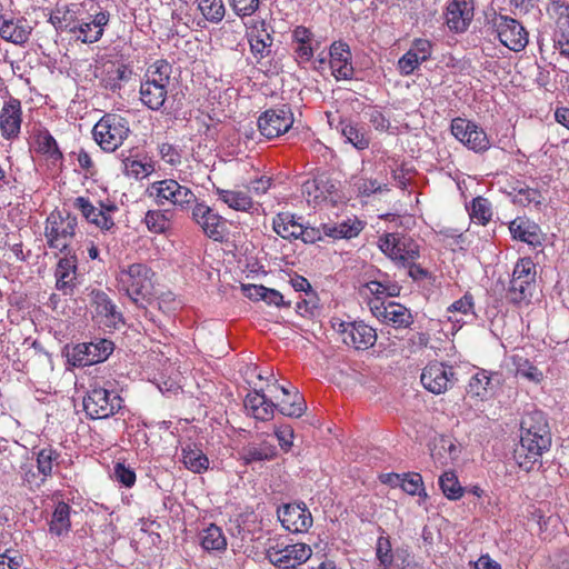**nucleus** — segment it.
Wrapping results in <instances>:
<instances>
[{"instance_id": "ddd939ff", "label": "nucleus", "mask_w": 569, "mask_h": 569, "mask_svg": "<svg viewBox=\"0 0 569 569\" xmlns=\"http://www.w3.org/2000/svg\"><path fill=\"white\" fill-rule=\"evenodd\" d=\"M192 220L202 229L204 234L214 240L222 241L226 234V219L203 202H196L191 211Z\"/></svg>"}, {"instance_id": "79ce46f5", "label": "nucleus", "mask_w": 569, "mask_h": 569, "mask_svg": "<svg viewBox=\"0 0 569 569\" xmlns=\"http://www.w3.org/2000/svg\"><path fill=\"white\" fill-rule=\"evenodd\" d=\"M70 506L63 501L59 502L52 513L50 521V532L61 536L69 531L70 522Z\"/></svg>"}, {"instance_id": "5fc2aeb1", "label": "nucleus", "mask_w": 569, "mask_h": 569, "mask_svg": "<svg viewBox=\"0 0 569 569\" xmlns=\"http://www.w3.org/2000/svg\"><path fill=\"white\" fill-rule=\"evenodd\" d=\"M513 202L520 206H529L530 203L539 206L543 200V197L538 189L521 187L513 188Z\"/></svg>"}, {"instance_id": "4be33fe9", "label": "nucleus", "mask_w": 569, "mask_h": 569, "mask_svg": "<svg viewBox=\"0 0 569 569\" xmlns=\"http://www.w3.org/2000/svg\"><path fill=\"white\" fill-rule=\"evenodd\" d=\"M21 102L10 98L3 106L0 114V129L6 139L18 137L21 127Z\"/></svg>"}, {"instance_id": "7ed1b4c3", "label": "nucleus", "mask_w": 569, "mask_h": 569, "mask_svg": "<svg viewBox=\"0 0 569 569\" xmlns=\"http://www.w3.org/2000/svg\"><path fill=\"white\" fill-rule=\"evenodd\" d=\"M536 264L530 258H521L517 261L509 286L507 288L506 298L512 305L529 302L536 289Z\"/></svg>"}, {"instance_id": "b1692460", "label": "nucleus", "mask_w": 569, "mask_h": 569, "mask_svg": "<svg viewBox=\"0 0 569 569\" xmlns=\"http://www.w3.org/2000/svg\"><path fill=\"white\" fill-rule=\"evenodd\" d=\"M77 258L74 254H66L58 261L56 269V288L63 295H71L76 287Z\"/></svg>"}, {"instance_id": "6ab92c4d", "label": "nucleus", "mask_w": 569, "mask_h": 569, "mask_svg": "<svg viewBox=\"0 0 569 569\" xmlns=\"http://www.w3.org/2000/svg\"><path fill=\"white\" fill-rule=\"evenodd\" d=\"M247 38L250 51L257 62L270 54L273 38L268 31L264 20L256 21L250 31L247 32Z\"/></svg>"}, {"instance_id": "5701e85b", "label": "nucleus", "mask_w": 569, "mask_h": 569, "mask_svg": "<svg viewBox=\"0 0 569 569\" xmlns=\"http://www.w3.org/2000/svg\"><path fill=\"white\" fill-rule=\"evenodd\" d=\"M31 27L23 19L7 18L0 14V37L14 44H24L29 40Z\"/></svg>"}, {"instance_id": "2eb2a0df", "label": "nucleus", "mask_w": 569, "mask_h": 569, "mask_svg": "<svg viewBox=\"0 0 569 569\" xmlns=\"http://www.w3.org/2000/svg\"><path fill=\"white\" fill-rule=\"evenodd\" d=\"M282 527L293 533H301L312 526V516L305 503H287L277 511Z\"/></svg>"}, {"instance_id": "58836bf2", "label": "nucleus", "mask_w": 569, "mask_h": 569, "mask_svg": "<svg viewBox=\"0 0 569 569\" xmlns=\"http://www.w3.org/2000/svg\"><path fill=\"white\" fill-rule=\"evenodd\" d=\"M276 409L286 417L300 418L307 410V405L298 389L293 388L292 396L284 397L276 403Z\"/></svg>"}, {"instance_id": "603ef678", "label": "nucleus", "mask_w": 569, "mask_h": 569, "mask_svg": "<svg viewBox=\"0 0 569 569\" xmlns=\"http://www.w3.org/2000/svg\"><path fill=\"white\" fill-rule=\"evenodd\" d=\"M470 218L472 221L486 226L491 219L490 203L482 197H477L471 202Z\"/></svg>"}, {"instance_id": "774afa93", "label": "nucleus", "mask_w": 569, "mask_h": 569, "mask_svg": "<svg viewBox=\"0 0 569 569\" xmlns=\"http://www.w3.org/2000/svg\"><path fill=\"white\" fill-rule=\"evenodd\" d=\"M472 307H473V297H472V295L467 292V293H465V296L462 298H460L459 300H457L452 305H450L448 307V311L449 312L458 311V312L466 315L469 311H471Z\"/></svg>"}, {"instance_id": "864d4df0", "label": "nucleus", "mask_w": 569, "mask_h": 569, "mask_svg": "<svg viewBox=\"0 0 569 569\" xmlns=\"http://www.w3.org/2000/svg\"><path fill=\"white\" fill-rule=\"evenodd\" d=\"M103 29H93L92 21H83L79 19L76 26V39L82 43H94L101 39Z\"/></svg>"}, {"instance_id": "09e8293b", "label": "nucleus", "mask_w": 569, "mask_h": 569, "mask_svg": "<svg viewBox=\"0 0 569 569\" xmlns=\"http://www.w3.org/2000/svg\"><path fill=\"white\" fill-rule=\"evenodd\" d=\"M144 222L147 228L154 233H164L170 228V218L167 211L149 210L146 213Z\"/></svg>"}, {"instance_id": "f704fd0d", "label": "nucleus", "mask_w": 569, "mask_h": 569, "mask_svg": "<svg viewBox=\"0 0 569 569\" xmlns=\"http://www.w3.org/2000/svg\"><path fill=\"white\" fill-rule=\"evenodd\" d=\"M341 134L358 150H365L370 144V137L363 128L350 121L342 120L339 123Z\"/></svg>"}, {"instance_id": "0e129e2a", "label": "nucleus", "mask_w": 569, "mask_h": 569, "mask_svg": "<svg viewBox=\"0 0 569 569\" xmlns=\"http://www.w3.org/2000/svg\"><path fill=\"white\" fill-rule=\"evenodd\" d=\"M431 49H432V44L429 40L416 39L412 43L411 49H409V51L416 53L417 58L420 59L422 62H425L430 58Z\"/></svg>"}, {"instance_id": "37998d69", "label": "nucleus", "mask_w": 569, "mask_h": 569, "mask_svg": "<svg viewBox=\"0 0 569 569\" xmlns=\"http://www.w3.org/2000/svg\"><path fill=\"white\" fill-rule=\"evenodd\" d=\"M439 486L445 497L449 500L460 499L466 491L455 471H445L439 478Z\"/></svg>"}, {"instance_id": "338daca9", "label": "nucleus", "mask_w": 569, "mask_h": 569, "mask_svg": "<svg viewBox=\"0 0 569 569\" xmlns=\"http://www.w3.org/2000/svg\"><path fill=\"white\" fill-rule=\"evenodd\" d=\"M266 303L273 305L278 308L280 307H290V302H287L281 292L276 289H270L264 287V292H262V298Z\"/></svg>"}, {"instance_id": "f8f14e48", "label": "nucleus", "mask_w": 569, "mask_h": 569, "mask_svg": "<svg viewBox=\"0 0 569 569\" xmlns=\"http://www.w3.org/2000/svg\"><path fill=\"white\" fill-rule=\"evenodd\" d=\"M293 124V113L288 104L266 110L258 119L260 133L267 139L277 138Z\"/></svg>"}, {"instance_id": "de8ad7c7", "label": "nucleus", "mask_w": 569, "mask_h": 569, "mask_svg": "<svg viewBox=\"0 0 569 569\" xmlns=\"http://www.w3.org/2000/svg\"><path fill=\"white\" fill-rule=\"evenodd\" d=\"M198 8L204 19L212 23L222 21L226 13L222 0H199Z\"/></svg>"}, {"instance_id": "a19ab883", "label": "nucleus", "mask_w": 569, "mask_h": 569, "mask_svg": "<svg viewBox=\"0 0 569 569\" xmlns=\"http://www.w3.org/2000/svg\"><path fill=\"white\" fill-rule=\"evenodd\" d=\"M490 389L491 377L486 370H480L469 380L467 395L472 398L485 400L489 397Z\"/></svg>"}, {"instance_id": "1a4fd4ad", "label": "nucleus", "mask_w": 569, "mask_h": 569, "mask_svg": "<svg viewBox=\"0 0 569 569\" xmlns=\"http://www.w3.org/2000/svg\"><path fill=\"white\" fill-rule=\"evenodd\" d=\"M312 556L309 545L293 543L281 547L271 546L266 551V558L279 569H295L305 563Z\"/></svg>"}, {"instance_id": "3c124183", "label": "nucleus", "mask_w": 569, "mask_h": 569, "mask_svg": "<svg viewBox=\"0 0 569 569\" xmlns=\"http://www.w3.org/2000/svg\"><path fill=\"white\" fill-rule=\"evenodd\" d=\"M402 490L408 495H418L423 499L427 498V492L423 488V480L420 473L408 472L402 475L401 486Z\"/></svg>"}, {"instance_id": "49530a36", "label": "nucleus", "mask_w": 569, "mask_h": 569, "mask_svg": "<svg viewBox=\"0 0 569 569\" xmlns=\"http://www.w3.org/2000/svg\"><path fill=\"white\" fill-rule=\"evenodd\" d=\"M59 458L60 453L51 447H46L37 453V468L39 473L42 475L41 483L44 482L47 477L51 476L53 463Z\"/></svg>"}, {"instance_id": "6e6552de", "label": "nucleus", "mask_w": 569, "mask_h": 569, "mask_svg": "<svg viewBox=\"0 0 569 569\" xmlns=\"http://www.w3.org/2000/svg\"><path fill=\"white\" fill-rule=\"evenodd\" d=\"M114 343L108 339L76 345L67 353L68 362L73 367H86L106 361L113 352Z\"/></svg>"}, {"instance_id": "052dcab7", "label": "nucleus", "mask_w": 569, "mask_h": 569, "mask_svg": "<svg viewBox=\"0 0 569 569\" xmlns=\"http://www.w3.org/2000/svg\"><path fill=\"white\" fill-rule=\"evenodd\" d=\"M422 63L417 54L409 50L398 60V70L403 76L411 74Z\"/></svg>"}, {"instance_id": "c03bdc74", "label": "nucleus", "mask_w": 569, "mask_h": 569, "mask_svg": "<svg viewBox=\"0 0 569 569\" xmlns=\"http://www.w3.org/2000/svg\"><path fill=\"white\" fill-rule=\"evenodd\" d=\"M201 546L206 550H224L227 547V540L222 530L216 525H210L201 533Z\"/></svg>"}, {"instance_id": "f03ea898", "label": "nucleus", "mask_w": 569, "mask_h": 569, "mask_svg": "<svg viewBox=\"0 0 569 569\" xmlns=\"http://www.w3.org/2000/svg\"><path fill=\"white\" fill-rule=\"evenodd\" d=\"M153 276L154 272L150 267L142 262H136L120 267L117 281L119 288L123 290L134 303H138L140 299H146L152 293Z\"/></svg>"}, {"instance_id": "4468645a", "label": "nucleus", "mask_w": 569, "mask_h": 569, "mask_svg": "<svg viewBox=\"0 0 569 569\" xmlns=\"http://www.w3.org/2000/svg\"><path fill=\"white\" fill-rule=\"evenodd\" d=\"M337 330L341 335L342 341L357 350H367L377 340L376 330L362 321H341Z\"/></svg>"}, {"instance_id": "412c9836", "label": "nucleus", "mask_w": 569, "mask_h": 569, "mask_svg": "<svg viewBox=\"0 0 569 569\" xmlns=\"http://www.w3.org/2000/svg\"><path fill=\"white\" fill-rule=\"evenodd\" d=\"M556 24L552 34L553 47L559 53L569 59V4L556 6Z\"/></svg>"}, {"instance_id": "c756f323", "label": "nucleus", "mask_w": 569, "mask_h": 569, "mask_svg": "<svg viewBox=\"0 0 569 569\" xmlns=\"http://www.w3.org/2000/svg\"><path fill=\"white\" fill-rule=\"evenodd\" d=\"M302 227L289 212L278 213L272 221L274 232L283 239H298L302 233Z\"/></svg>"}, {"instance_id": "6e6d98bb", "label": "nucleus", "mask_w": 569, "mask_h": 569, "mask_svg": "<svg viewBox=\"0 0 569 569\" xmlns=\"http://www.w3.org/2000/svg\"><path fill=\"white\" fill-rule=\"evenodd\" d=\"M178 181L173 179H166L153 182L151 184V194H154L157 202L163 204L164 201H169L177 188Z\"/></svg>"}, {"instance_id": "e2e57ef3", "label": "nucleus", "mask_w": 569, "mask_h": 569, "mask_svg": "<svg viewBox=\"0 0 569 569\" xmlns=\"http://www.w3.org/2000/svg\"><path fill=\"white\" fill-rule=\"evenodd\" d=\"M232 9L238 16H250L259 6V0H230Z\"/></svg>"}, {"instance_id": "8fccbe9b", "label": "nucleus", "mask_w": 569, "mask_h": 569, "mask_svg": "<svg viewBox=\"0 0 569 569\" xmlns=\"http://www.w3.org/2000/svg\"><path fill=\"white\" fill-rule=\"evenodd\" d=\"M376 555L377 559L379 560L378 569H391L393 567L396 557L392 552L389 538H378Z\"/></svg>"}, {"instance_id": "680f3d73", "label": "nucleus", "mask_w": 569, "mask_h": 569, "mask_svg": "<svg viewBox=\"0 0 569 569\" xmlns=\"http://www.w3.org/2000/svg\"><path fill=\"white\" fill-rule=\"evenodd\" d=\"M517 375L533 382H540L543 377L542 371L528 360H523L522 362L518 363Z\"/></svg>"}, {"instance_id": "ea45409f", "label": "nucleus", "mask_w": 569, "mask_h": 569, "mask_svg": "<svg viewBox=\"0 0 569 569\" xmlns=\"http://www.w3.org/2000/svg\"><path fill=\"white\" fill-rule=\"evenodd\" d=\"M182 462L187 469L201 473L209 468L208 457L196 446L188 445L182 448Z\"/></svg>"}, {"instance_id": "20e7f679", "label": "nucleus", "mask_w": 569, "mask_h": 569, "mask_svg": "<svg viewBox=\"0 0 569 569\" xmlns=\"http://www.w3.org/2000/svg\"><path fill=\"white\" fill-rule=\"evenodd\" d=\"M129 132L128 120L114 113L103 116L92 130L96 142L108 152L118 149L127 139Z\"/></svg>"}, {"instance_id": "bb28decb", "label": "nucleus", "mask_w": 569, "mask_h": 569, "mask_svg": "<svg viewBox=\"0 0 569 569\" xmlns=\"http://www.w3.org/2000/svg\"><path fill=\"white\" fill-rule=\"evenodd\" d=\"M91 296L96 313L106 319L104 322L107 326H117L120 322L123 323L122 313L117 311L116 305L106 292L93 290Z\"/></svg>"}, {"instance_id": "dca6fc26", "label": "nucleus", "mask_w": 569, "mask_h": 569, "mask_svg": "<svg viewBox=\"0 0 569 569\" xmlns=\"http://www.w3.org/2000/svg\"><path fill=\"white\" fill-rule=\"evenodd\" d=\"M475 16V0H449L445 12L448 28L453 32H463Z\"/></svg>"}, {"instance_id": "bf43d9fd", "label": "nucleus", "mask_w": 569, "mask_h": 569, "mask_svg": "<svg viewBox=\"0 0 569 569\" xmlns=\"http://www.w3.org/2000/svg\"><path fill=\"white\" fill-rule=\"evenodd\" d=\"M114 479L124 487H132L136 482L134 471L124 463L117 462L113 469Z\"/></svg>"}, {"instance_id": "f3484780", "label": "nucleus", "mask_w": 569, "mask_h": 569, "mask_svg": "<svg viewBox=\"0 0 569 569\" xmlns=\"http://www.w3.org/2000/svg\"><path fill=\"white\" fill-rule=\"evenodd\" d=\"M73 207L78 209L86 220L90 223L96 224L101 230H110L114 226L111 212L117 210L114 204L103 206L100 208L94 207L89 199L84 197H78L73 201Z\"/></svg>"}, {"instance_id": "f257e3e1", "label": "nucleus", "mask_w": 569, "mask_h": 569, "mask_svg": "<svg viewBox=\"0 0 569 569\" xmlns=\"http://www.w3.org/2000/svg\"><path fill=\"white\" fill-rule=\"evenodd\" d=\"M520 443L515 450L519 467L529 472L536 465L541 466V458L551 447V432L541 411L526 413L520 422Z\"/></svg>"}, {"instance_id": "c9c22d12", "label": "nucleus", "mask_w": 569, "mask_h": 569, "mask_svg": "<svg viewBox=\"0 0 569 569\" xmlns=\"http://www.w3.org/2000/svg\"><path fill=\"white\" fill-rule=\"evenodd\" d=\"M172 73L171 64L166 60H157L148 67L142 81L168 89Z\"/></svg>"}, {"instance_id": "a211bd4d", "label": "nucleus", "mask_w": 569, "mask_h": 569, "mask_svg": "<svg viewBox=\"0 0 569 569\" xmlns=\"http://www.w3.org/2000/svg\"><path fill=\"white\" fill-rule=\"evenodd\" d=\"M373 316L395 328H409L413 317L409 309L397 302L376 303L371 306Z\"/></svg>"}, {"instance_id": "a18cd8bd", "label": "nucleus", "mask_w": 569, "mask_h": 569, "mask_svg": "<svg viewBox=\"0 0 569 569\" xmlns=\"http://www.w3.org/2000/svg\"><path fill=\"white\" fill-rule=\"evenodd\" d=\"M362 230L360 221L348 223L342 222L340 224H323V233L333 239H350L359 234Z\"/></svg>"}, {"instance_id": "39448f33", "label": "nucleus", "mask_w": 569, "mask_h": 569, "mask_svg": "<svg viewBox=\"0 0 569 569\" xmlns=\"http://www.w3.org/2000/svg\"><path fill=\"white\" fill-rule=\"evenodd\" d=\"M123 399L97 383L90 385L83 398V409L91 419H106L122 408Z\"/></svg>"}, {"instance_id": "4c0bfd02", "label": "nucleus", "mask_w": 569, "mask_h": 569, "mask_svg": "<svg viewBox=\"0 0 569 569\" xmlns=\"http://www.w3.org/2000/svg\"><path fill=\"white\" fill-rule=\"evenodd\" d=\"M132 76V70L126 64H114L107 69L102 83L106 89L116 92L121 89L122 82L129 81Z\"/></svg>"}, {"instance_id": "393cba45", "label": "nucleus", "mask_w": 569, "mask_h": 569, "mask_svg": "<svg viewBox=\"0 0 569 569\" xmlns=\"http://www.w3.org/2000/svg\"><path fill=\"white\" fill-rule=\"evenodd\" d=\"M80 9L77 4L57 6L51 12L49 22L57 31L69 32L76 34V26H78Z\"/></svg>"}, {"instance_id": "423d86ee", "label": "nucleus", "mask_w": 569, "mask_h": 569, "mask_svg": "<svg viewBox=\"0 0 569 569\" xmlns=\"http://www.w3.org/2000/svg\"><path fill=\"white\" fill-rule=\"evenodd\" d=\"M77 227V217L61 212H51L47 218L44 236L47 243L52 249H59L64 254H70V240L74 236Z\"/></svg>"}, {"instance_id": "473e14b6", "label": "nucleus", "mask_w": 569, "mask_h": 569, "mask_svg": "<svg viewBox=\"0 0 569 569\" xmlns=\"http://www.w3.org/2000/svg\"><path fill=\"white\" fill-rule=\"evenodd\" d=\"M36 151L44 154L49 160L56 162L63 158L53 136L47 129H39L34 133Z\"/></svg>"}, {"instance_id": "13d9d810", "label": "nucleus", "mask_w": 569, "mask_h": 569, "mask_svg": "<svg viewBox=\"0 0 569 569\" xmlns=\"http://www.w3.org/2000/svg\"><path fill=\"white\" fill-rule=\"evenodd\" d=\"M123 166H124V173L128 177H132L136 179L147 177L152 170L151 164L142 163L141 161L131 160L129 158L123 160Z\"/></svg>"}, {"instance_id": "aec40b11", "label": "nucleus", "mask_w": 569, "mask_h": 569, "mask_svg": "<svg viewBox=\"0 0 569 569\" xmlns=\"http://www.w3.org/2000/svg\"><path fill=\"white\" fill-rule=\"evenodd\" d=\"M329 56L332 74L337 79H351L353 76V67L351 64L349 46L341 41L333 42L330 47Z\"/></svg>"}, {"instance_id": "cd10ccee", "label": "nucleus", "mask_w": 569, "mask_h": 569, "mask_svg": "<svg viewBox=\"0 0 569 569\" xmlns=\"http://www.w3.org/2000/svg\"><path fill=\"white\" fill-rule=\"evenodd\" d=\"M240 459L244 465H252L254 462L271 461L278 456L276 446L262 441L260 443H248L239 452Z\"/></svg>"}, {"instance_id": "0eeeda50", "label": "nucleus", "mask_w": 569, "mask_h": 569, "mask_svg": "<svg viewBox=\"0 0 569 569\" xmlns=\"http://www.w3.org/2000/svg\"><path fill=\"white\" fill-rule=\"evenodd\" d=\"M490 23L497 32L500 42L508 49L519 52L528 44V32L518 20L495 12Z\"/></svg>"}, {"instance_id": "e433bc0d", "label": "nucleus", "mask_w": 569, "mask_h": 569, "mask_svg": "<svg viewBox=\"0 0 569 569\" xmlns=\"http://www.w3.org/2000/svg\"><path fill=\"white\" fill-rule=\"evenodd\" d=\"M216 193L223 203L237 211H248L253 206L252 199L243 191L216 188Z\"/></svg>"}, {"instance_id": "72a5a7b5", "label": "nucleus", "mask_w": 569, "mask_h": 569, "mask_svg": "<svg viewBox=\"0 0 569 569\" xmlns=\"http://www.w3.org/2000/svg\"><path fill=\"white\" fill-rule=\"evenodd\" d=\"M420 256L419 246L411 238L401 237L397 240V247L389 257L401 267H407L411 260H417Z\"/></svg>"}, {"instance_id": "4d7b16f0", "label": "nucleus", "mask_w": 569, "mask_h": 569, "mask_svg": "<svg viewBox=\"0 0 569 569\" xmlns=\"http://www.w3.org/2000/svg\"><path fill=\"white\" fill-rule=\"evenodd\" d=\"M169 201L181 210H186L192 203L196 204L197 197L189 188L181 186L178 182L177 188L174 189V192Z\"/></svg>"}, {"instance_id": "9b49d317", "label": "nucleus", "mask_w": 569, "mask_h": 569, "mask_svg": "<svg viewBox=\"0 0 569 569\" xmlns=\"http://www.w3.org/2000/svg\"><path fill=\"white\" fill-rule=\"evenodd\" d=\"M422 386L433 395L445 393L458 381L452 366L443 362H430L421 372Z\"/></svg>"}, {"instance_id": "69168bd1", "label": "nucleus", "mask_w": 569, "mask_h": 569, "mask_svg": "<svg viewBox=\"0 0 569 569\" xmlns=\"http://www.w3.org/2000/svg\"><path fill=\"white\" fill-rule=\"evenodd\" d=\"M274 435L279 441L280 447L288 451L290 447L292 446V439H293V429L289 425H283L274 430Z\"/></svg>"}, {"instance_id": "a878e982", "label": "nucleus", "mask_w": 569, "mask_h": 569, "mask_svg": "<svg viewBox=\"0 0 569 569\" xmlns=\"http://www.w3.org/2000/svg\"><path fill=\"white\" fill-rule=\"evenodd\" d=\"M244 408L252 413L256 419L268 421L273 418L276 403L268 399L262 390H254L244 398Z\"/></svg>"}, {"instance_id": "c85d7f7f", "label": "nucleus", "mask_w": 569, "mask_h": 569, "mask_svg": "<svg viewBox=\"0 0 569 569\" xmlns=\"http://www.w3.org/2000/svg\"><path fill=\"white\" fill-rule=\"evenodd\" d=\"M336 191L335 181L327 174H318L302 184V192L315 201L326 200L328 196Z\"/></svg>"}, {"instance_id": "2f4dec72", "label": "nucleus", "mask_w": 569, "mask_h": 569, "mask_svg": "<svg viewBox=\"0 0 569 569\" xmlns=\"http://www.w3.org/2000/svg\"><path fill=\"white\" fill-rule=\"evenodd\" d=\"M140 100L150 110H160L167 99L168 89L159 87L147 81H141L140 84Z\"/></svg>"}, {"instance_id": "9d476101", "label": "nucleus", "mask_w": 569, "mask_h": 569, "mask_svg": "<svg viewBox=\"0 0 569 569\" xmlns=\"http://www.w3.org/2000/svg\"><path fill=\"white\" fill-rule=\"evenodd\" d=\"M450 129L456 139L475 152H485L491 146L486 131L473 121L458 117L452 119Z\"/></svg>"}, {"instance_id": "7c9ffc66", "label": "nucleus", "mask_w": 569, "mask_h": 569, "mask_svg": "<svg viewBox=\"0 0 569 569\" xmlns=\"http://www.w3.org/2000/svg\"><path fill=\"white\" fill-rule=\"evenodd\" d=\"M509 230L516 240L531 246L540 244L539 227L529 220L517 218L510 222Z\"/></svg>"}]
</instances>
